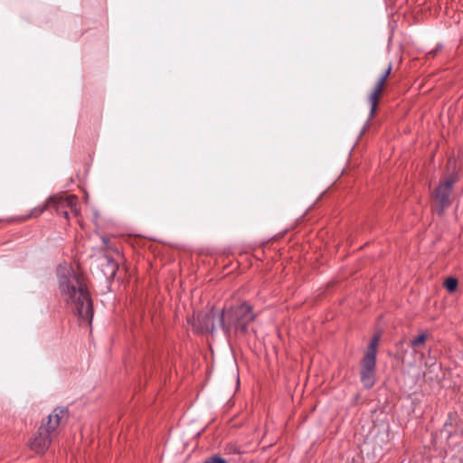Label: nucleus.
Returning <instances> with one entry per match:
<instances>
[{
	"instance_id": "obj_1",
	"label": "nucleus",
	"mask_w": 463,
	"mask_h": 463,
	"mask_svg": "<svg viewBox=\"0 0 463 463\" xmlns=\"http://www.w3.org/2000/svg\"><path fill=\"white\" fill-rule=\"evenodd\" d=\"M58 287L61 297L80 323L90 324L93 318L92 300L84 276L73 270L59 274Z\"/></svg>"
},
{
	"instance_id": "obj_2",
	"label": "nucleus",
	"mask_w": 463,
	"mask_h": 463,
	"mask_svg": "<svg viewBox=\"0 0 463 463\" xmlns=\"http://www.w3.org/2000/svg\"><path fill=\"white\" fill-rule=\"evenodd\" d=\"M256 318L252 307L248 303H241L232 306L227 309H222L219 316L220 326L225 335H230L233 329L235 334L246 335L250 323Z\"/></svg>"
},
{
	"instance_id": "obj_3",
	"label": "nucleus",
	"mask_w": 463,
	"mask_h": 463,
	"mask_svg": "<svg viewBox=\"0 0 463 463\" xmlns=\"http://www.w3.org/2000/svg\"><path fill=\"white\" fill-rule=\"evenodd\" d=\"M50 208L54 209L57 214L69 219V213L75 216L80 213L78 208V197L73 194H57L48 198Z\"/></svg>"
},
{
	"instance_id": "obj_4",
	"label": "nucleus",
	"mask_w": 463,
	"mask_h": 463,
	"mask_svg": "<svg viewBox=\"0 0 463 463\" xmlns=\"http://www.w3.org/2000/svg\"><path fill=\"white\" fill-rule=\"evenodd\" d=\"M392 70V64L391 61H389L387 64H385L383 68L382 73L375 83L374 87L372 90V92L370 93L368 97V102L371 106L370 109V116L373 117L376 111V109L378 107V102L384 92L385 90V84L387 81V79L391 75Z\"/></svg>"
},
{
	"instance_id": "obj_5",
	"label": "nucleus",
	"mask_w": 463,
	"mask_h": 463,
	"mask_svg": "<svg viewBox=\"0 0 463 463\" xmlns=\"http://www.w3.org/2000/svg\"><path fill=\"white\" fill-rule=\"evenodd\" d=\"M68 418V411L62 408H56L52 411V412L48 416L46 421H43L40 427L44 428V431L53 439L59 433V428L61 423L66 420Z\"/></svg>"
},
{
	"instance_id": "obj_6",
	"label": "nucleus",
	"mask_w": 463,
	"mask_h": 463,
	"mask_svg": "<svg viewBox=\"0 0 463 463\" xmlns=\"http://www.w3.org/2000/svg\"><path fill=\"white\" fill-rule=\"evenodd\" d=\"M456 183L454 176H449L441 181L435 191V200L439 203V214H442L444 209L448 207L451 202L449 196L451 194L453 185Z\"/></svg>"
},
{
	"instance_id": "obj_7",
	"label": "nucleus",
	"mask_w": 463,
	"mask_h": 463,
	"mask_svg": "<svg viewBox=\"0 0 463 463\" xmlns=\"http://www.w3.org/2000/svg\"><path fill=\"white\" fill-rule=\"evenodd\" d=\"M53 438L44 431L43 427H39L37 432L29 439V449L38 455H43L50 448Z\"/></svg>"
},
{
	"instance_id": "obj_8",
	"label": "nucleus",
	"mask_w": 463,
	"mask_h": 463,
	"mask_svg": "<svg viewBox=\"0 0 463 463\" xmlns=\"http://www.w3.org/2000/svg\"><path fill=\"white\" fill-rule=\"evenodd\" d=\"M361 381L365 388H372L375 382V370L361 369Z\"/></svg>"
},
{
	"instance_id": "obj_9",
	"label": "nucleus",
	"mask_w": 463,
	"mask_h": 463,
	"mask_svg": "<svg viewBox=\"0 0 463 463\" xmlns=\"http://www.w3.org/2000/svg\"><path fill=\"white\" fill-rule=\"evenodd\" d=\"M50 208L49 201L47 200L43 204L38 205L31 210L30 213L23 217L22 220L25 221L31 218H37L42 215L47 209Z\"/></svg>"
},
{
	"instance_id": "obj_10",
	"label": "nucleus",
	"mask_w": 463,
	"mask_h": 463,
	"mask_svg": "<svg viewBox=\"0 0 463 463\" xmlns=\"http://www.w3.org/2000/svg\"><path fill=\"white\" fill-rule=\"evenodd\" d=\"M376 365V354L365 353L363 360H362V368L363 369H373L375 370Z\"/></svg>"
},
{
	"instance_id": "obj_11",
	"label": "nucleus",
	"mask_w": 463,
	"mask_h": 463,
	"mask_svg": "<svg viewBox=\"0 0 463 463\" xmlns=\"http://www.w3.org/2000/svg\"><path fill=\"white\" fill-rule=\"evenodd\" d=\"M426 339H427V335L425 333H421L417 337L411 340L410 345L412 348H416L420 345H423L425 344Z\"/></svg>"
},
{
	"instance_id": "obj_12",
	"label": "nucleus",
	"mask_w": 463,
	"mask_h": 463,
	"mask_svg": "<svg viewBox=\"0 0 463 463\" xmlns=\"http://www.w3.org/2000/svg\"><path fill=\"white\" fill-rule=\"evenodd\" d=\"M458 279L455 278H448L444 282V287L449 292H454L458 288Z\"/></svg>"
},
{
	"instance_id": "obj_13",
	"label": "nucleus",
	"mask_w": 463,
	"mask_h": 463,
	"mask_svg": "<svg viewBox=\"0 0 463 463\" xmlns=\"http://www.w3.org/2000/svg\"><path fill=\"white\" fill-rule=\"evenodd\" d=\"M379 341H380V336L374 335L370 342V345L368 346L366 353L376 354Z\"/></svg>"
},
{
	"instance_id": "obj_14",
	"label": "nucleus",
	"mask_w": 463,
	"mask_h": 463,
	"mask_svg": "<svg viewBox=\"0 0 463 463\" xmlns=\"http://www.w3.org/2000/svg\"><path fill=\"white\" fill-rule=\"evenodd\" d=\"M205 463H227L223 458L214 456L205 461Z\"/></svg>"
},
{
	"instance_id": "obj_15",
	"label": "nucleus",
	"mask_w": 463,
	"mask_h": 463,
	"mask_svg": "<svg viewBox=\"0 0 463 463\" xmlns=\"http://www.w3.org/2000/svg\"><path fill=\"white\" fill-rule=\"evenodd\" d=\"M204 329L213 333L214 331V326L213 324L211 326H206Z\"/></svg>"
},
{
	"instance_id": "obj_16",
	"label": "nucleus",
	"mask_w": 463,
	"mask_h": 463,
	"mask_svg": "<svg viewBox=\"0 0 463 463\" xmlns=\"http://www.w3.org/2000/svg\"><path fill=\"white\" fill-rule=\"evenodd\" d=\"M205 319H206L207 321H210V320L212 319V314L206 315V316H205Z\"/></svg>"
},
{
	"instance_id": "obj_17",
	"label": "nucleus",
	"mask_w": 463,
	"mask_h": 463,
	"mask_svg": "<svg viewBox=\"0 0 463 463\" xmlns=\"http://www.w3.org/2000/svg\"><path fill=\"white\" fill-rule=\"evenodd\" d=\"M102 241H103V242H104L105 244H108V241H108V239H107V238L103 237V238H102Z\"/></svg>"
}]
</instances>
